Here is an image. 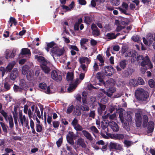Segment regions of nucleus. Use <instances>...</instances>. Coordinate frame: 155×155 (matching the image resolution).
Segmentation results:
<instances>
[{"label":"nucleus","mask_w":155,"mask_h":155,"mask_svg":"<svg viewBox=\"0 0 155 155\" xmlns=\"http://www.w3.org/2000/svg\"><path fill=\"white\" fill-rule=\"evenodd\" d=\"M137 61L139 63L141 61L140 65L141 66V71L143 72H144L147 69L146 65H147L150 68H152V65L147 56L144 58L142 55H139L137 57Z\"/></svg>","instance_id":"1"},{"label":"nucleus","mask_w":155,"mask_h":155,"mask_svg":"<svg viewBox=\"0 0 155 155\" xmlns=\"http://www.w3.org/2000/svg\"><path fill=\"white\" fill-rule=\"evenodd\" d=\"M137 127H139L141 125L143 121V125H146L148 121V117L145 115H143L141 110H138L135 113L134 118Z\"/></svg>","instance_id":"2"},{"label":"nucleus","mask_w":155,"mask_h":155,"mask_svg":"<svg viewBox=\"0 0 155 155\" xmlns=\"http://www.w3.org/2000/svg\"><path fill=\"white\" fill-rule=\"evenodd\" d=\"M135 96L138 100L144 101H147L148 97L147 92L142 88H138L136 91Z\"/></svg>","instance_id":"3"},{"label":"nucleus","mask_w":155,"mask_h":155,"mask_svg":"<svg viewBox=\"0 0 155 155\" xmlns=\"http://www.w3.org/2000/svg\"><path fill=\"white\" fill-rule=\"evenodd\" d=\"M143 41L146 45L150 46L152 44H153V42L155 41V33L153 35L151 34H148L146 35V38H143Z\"/></svg>","instance_id":"4"},{"label":"nucleus","mask_w":155,"mask_h":155,"mask_svg":"<svg viewBox=\"0 0 155 155\" xmlns=\"http://www.w3.org/2000/svg\"><path fill=\"white\" fill-rule=\"evenodd\" d=\"M51 54L54 59L55 56H59L62 55L64 53V49L62 48H60L58 46H55L51 49Z\"/></svg>","instance_id":"5"},{"label":"nucleus","mask_w":155,"mask_h":155,"mask_svg":"<svg viewBox=\"0 0 155 155\" xmlns=\"http://www.w3.org/2000/svg\"><path fill=\"white\" fill-rule=\"evenodd\" d=\"M19 124L23 127L24 126L27 127L28 130L30 129L28 125V120L27 117L22 114H20L19 117Z\"/></svg>","instance_id":"6"},{"label":"nucleus","mask_w":155,"mask_h":155,"mask_svg":"<svg viewBox=\"0 0 155 155\" xmlns=\"http://www.w3.org/2000/svg\"><path fill=\"white\" fill-rule=\"evenodd\" d=\"M76 135L73 132L69 131L66 136L68 142L71 145L74 143V140L76 138Z\"/></svg>","instance_id":"7"},{"label":"nucleus","mask_w":155,"mask_h":155,"mask_svg":"<svg viewBox=\"0 0 155 155\" xmlns=\"http://www.w3.org/2000/svg\"><path fill=\"white\" fill-rule=\"evenodd\" d=\"M76 143L78 145L85 149L86 153L89 152V150L87 147V144L83 138L81 137L79 138L76 142Z\"/></svg>","instance_id":"8"},{"label":"nucleus","mask_w":155,"mask_h":155,"mask_svg":"<svg viewBox=\"0 0 155 155\" xmlns=\"http://www.w3.org/2000/svg\"><path fill=\"white\" fill-rule=\"evenodd\" d=\"M119 116L120 120H121L122 123L124 124L125 125L124 119L128 121H130L132 120V118L131 115L130 114H127L124 118V115L123 114V113L122 111L120 112H119Z\"/></svg>","instance_id":"9"},{"label":"nucleus","mask_w":155,"mask_h":155,"mask_svg":"<svg viewBox=\"0 0 155 155\" xmlns=\"http://www.w3.org/2000/svg\"><path fill=\"white\" fill-rule=\"evenodd\" d=\"M51 76L53 80L57 82L61 81L62 79L61 76L55 70L52 71L51 73Z\"/></svg>","instance_id":"10"},{"label":"nucleus","mask_w":155,"mask_h":155,"mask_svg":"<svg viewBox=\"0 0 155 155\" xmlns=\"http://www.w3.org/2000/svg\"><path fill=\"white\" fill-rule=\"evenodd\" d=\"M104 73L105 75L107 76H110L114 72V69L111 66L106 67L104 68Z\"/></svg>","instance_id":"11"},{"label":"nucleus","mask_w":155,"mask_h":155,"mask_svg":"<svg viewBox=\"0 0 155 155\" xmlns=\"http://www.w3.org/2000/svg\"><path fill=\"white\" fill-rule=\"evenodd\" d=\"M18 69L17 68H14L11 72L9 77L12 80H15L17 78L18 74Z\"/></svg>","instance_id":"12"},{"label":"nucleus","mask_w":155,"mask_h":155,"mask_svg":"<svg viewBox=\"0 0 155 155\" xmlns=\"http://www.w3.org/2000/svg\"><path fill=\"white\" fill-rule=\"evenodd\" d=\"M110 148L111 150H121L122 147L121 145L118 143L111 142L110 144Z\"/></svg>","instance_id":"13"},{"label":"nucleus","mask_w":155,"mask_h":155,"mask_svg":"<svg viewBox=\"0 0 155 155\" xmlns=\"http://www.w3.org/2000/svg\"><path fill=\"white\" fill-rule=\"evenodd\" d=\"M39 87L44 90V92L47 94L50 93V91L49 87H47L45 83H40L39 85Z\"/></svg>","instance_id":"14"},{"label":"nucleus","mask_w":155,"mask_h":155,"mask_svg":"<svg viewBox=\"0 0 155 155\" xmlns=\"http://www.w3.org/2000/svg\"><path fill=\"white\" fill-rule=\"evenodd\" d=\"M115 83V81L113 79L110 78L108 80L106 81L105 82L102 83V84L106 87H109L110 86H112L114 85Z\"/></svg>","instance_id":"15"},{"label":"nucleus","mask_w":155,"mask_h":155,"mask_svg":"<svg viewBox=\"0 0 155 155\" xmlns=\"http://www.w3.org/2000/svg\"><path fill=\"white\" fill-rule=\"evenodd\" d=\"M108 124L113 131L116 132L119 130L118 127L115 122L111 121L108 123Z\"/></svg>","instance_id":"16"},{"label":"nucleus","mask_w":155,"mask_h":155,"mask_svg":"<svg viewBox=\"0 0 155 155\" xmlns=\"http://www.w3.org/2000/svg\"><path fill=\"white\" fill-rule=\"evenodd\" d=\"M19 86L22 90H26L28 88L25 81L23 79H21L19 81Z\"/></svg>","instance_id":"17"},{"label":"nucleus","mask_w":155,"mask_h":155,"mask_svg":"<svg viewBox=\"0 0 155 155\" xmlns=\"http://www.w3.org/2000/svg\"><path fill=\"white\" fill-rule=\"evenodd\" d=\"M35 58L37 59V61L41 63V65L44 64H47V62L44 58L41 56H38V55H35Z\"/></svg>","instance_id":"18"},{"label":"nucleus","mask_w":155,"mask_h":155,"mask_svg":"<svg viewBox=\"0 0 155 155\" xmlns=\"http://www.w3.org/2000/svg\"><path fill=\"white\" fill-rule=\"evenodd\" d=\"M91 28L93 31V34L94 35L98 36L100 35V31L95 24H92Z\"/></svg>","instance_id":"19"},{"label":"nucleus","mask_w":155,"mask_h":155,"mask_svg":"<svg viewBox=\"0 0 155 155\" xmlns=\"http://www.w3.org/2000/svg\"><path fill=\"white\" fill-rule=\"evenodd\" d=\"M101 90L104 94H106L109 97H110L112 96L113 93L116 91L115 89L114 88H110L109 89L107 92L105 91L103 89H101Z\"/></svg>","instance_id":"20"},{"label":"nucleus","mask_w":155,"mask_h":155,"mask_svg":"<svg viewBox=\"0 0 155 155\" xmlns=\"http://www.w3.org/2000/svg\"><path fill=\"white\" fill-rule=\"evenodd\" d=\"M15 64V61H12L10 62L6 67L7 72H11Z\"/></svg>","instance_id":"21"},{"label":"nucleus","mask_w":155,"mask_h":155,"mask_svg":"<svg viewBox=\"0 0 155 155\" xmlns=\"http://www.w3.org/2000/svg\"><path fill=\"white\" fill-rule=\"evenodd\" d=\"M122 6L123 8L119 7L118 8V9L121 12L126 14L127 10L128 8V4L125 2H123L122 4Z\"/></svg>","instance_id":"22"},{"label":"nucleus","mask_w":155,"mask_h":155,"mask_svg":"<svg viewBox=\"0 0 155 155\" xmlns=\"http://www.w3.org/2000/svg\"><path fill=\"white\" fill-rule=\"evenodd\" d=\"M15 56V54L13 52H11L9 50H7L5 52V57L8 59L9 58H13Z\"/></svg>","instance_id":"23"},{"label":"nucleus","mask_w":155,"mask_h":155,"mask_svg":"<svg viewBox=\"0 0 155 155\" xmlns=\"http://www.w3.org/2000/svg\"><path fill=\"white\" fill-rule=\"evenodd\" d=\"M31 52L29 49L27 48H23L21 49L20 55L29 56Z\"/></svg>","instance_id":"24"},{"label":"nucleus","mask_w":155,"mask_h":155,"mask_svg":"<svg viewBox=\"0 0 155 155\" xmlns=\"http://www.w3.org/2000/svg\"><path fill=\"white\" fill-rule=\"evenodd\" d=\"M79 61L81 64H84L86 63V64L88 65L90 62V60L87 57H82L79 59Z\"/></svg>","instance_id":"25"},{"label":"nucleus","mask_w":155,"mask_h":155,"mask_svg":"<svg viewBox=\"0 0 155 155\" xmlns=\"http://www.w3.org/2000/svg\"><path fill=\"white\" fill-rule=\"evenodd\" d=\"M82 133L84 136L88 140H93V138L91 134L87 131L85 130H82Z\"/></svg>","instance_id":"26"},{"label":"nucleus","mask_w":155,"mask_h":155,"mask_svg":"<svg viewBox=\"0 0 155 155\" xmlns=\"http://www.w3.org/2000/svg\"><path fill=\"white\" fill-rule=\"evenodd\" d=\"M154 123L153 121H150L148 125V133H151L153 132L154 129Z\"/></svg>","instance_id":"27"},{"label":"nucleus","mask_w":155,"mask_h":155,"mask_svg":"<svg viewBox=\"0 0 155 155\" xmlns=\"http://www.w3.org/2000/svg\"><path fill=\"white\" fill-rule=\"evenodd\" d=\"M136 52L134 50H129L126 52L125 56L129 57H134L136 55Z\"/></svg>","instance_id":"28"},{"label":"nucleus","mask_w":155,"mask_h":155,"mask_svg":"<svg viewBox=\"0 0 155 155\" xmlns=\"http://www.w3.org/2000/svg\"><path fill=\"white\" fill-rule=\"evenodd\" d=\"M78 84L76 82V81L73 84H70L68 89V92H71L73 91L75 89Z\"/></svg>","instance_id":"29"},{"label":"nucleus","mask_w":155,"mask_h":155,"mask_svg":"<svg viewBox=\"0 0 155 155\" xmlns=\"http://www.w3.org/2000/svg\"><path fill=\"white\" fill-rule=\"evenodd\" d=\"M47 64H44L41 66L43 71L45 73L48 74L50 71L51 69L49 67L46 65Z\"/></svg>","instance_id":"30"},{"label":"nucleus","mask_w":155,"mask_h":155,"mask_svg":"<svg viewBox=\"0 0 155 155\" xmlns=\"http://www.w3.org/2000/svg\"><path fill=\"white\" fill-rule=\"evenodd\" d=\"M33 71L31 70H29L28 71L26 75L27 79L29 81L32 80L33 79Z\"/></svg>","instance_id":"31"},{"label":"nucleus","mask_w":155,"mask_h":155,"mask_svg":"<svg viewBox=\"0 0 155 155\" xmlns=\"http://www.w3.org/2000/svg\"><path fill=\"white\" fill-rule=\"evenodd\" d=\"M88 41V40L86 38H83L80 41V45L81 47L85 50L87 49V48L85 46L86 42Z\"/></svg>","instance_id":"32"},{"label":"nucleus","mask_w":155,"mask_h":155,"mask_svg":"<svg viewBox=\"0 0 155 155\" xmlns=\"http://www.w3.org/2000/svg\"><path fill=\"white\" fill-rule=\"evenodd\" d=\"M29 67L27 65H25L23 66L21 69L22 74L24 75H25L27 74L29 70Z\"/></svg>","instance_id":"33"},{"label":"nucleus","mask_w":155,"mask_h":155,"mask_svg":"<svg viewBox=\"0 0 155 155\" xmlns=\"http://www.w3.org/2000/svg\"><path fill=\"white\" fill-rule=\"evenodd\" d=\"M108 117L110 119L114 120L116 119V115L115 114H114L111 115H110L109 114H107L106 115L103 116L102 118L103 119H104Z\"/></svg>","instance_id":"34"},{"label":"nucleus","mask_w":155,"mask_h":155,"mask_svg":"<svg viewBox=\"0 0 155 155\" xmlns=\"http://www.w3.org/2000/svg\"><path fill=\"white\" fill-rule=\"evenodd\" d=\"M98 104L99 107L98 108V111L99 113L101 114L102 111H104L105 110L106 108V106L105 105L102 104L100 103H98Z\"/></svg>","instance_id":"35"},{"label":"nucleus","mask_w":155,"mask_h":155,"mask_svg":"<svg viewBox=\"0 0 155 155\" xmlns=\"http://www.w3.org/2000/svg\"><path fill=\"white\" fill-rule=\"evenodd\" d=\"M127 62L126 60H122L119 63V65L120 67L122 69H124L127 65Z\"/></svg>","instance_id":"36"},{"label":"nucleus","mask_w":155,"mask_h":155,"mask_svg":"<svg viewBox=\"0 0 155 155\" xmlns=\"http://www.w3.org/2000/svg\"><path fill=\"white\" fill-rule=\"evenodd\" d=\"M81 64V66L79 69V70L81 71L82 70L84 73H85L87 70V65L83 64Z\"/></svg>","instance_id":"37"},{"label":"nucleus","mask_w":155,"mask_h":155,"mask_svg":"<svg viewBox=\"0 0 155 155\" xmlns=\"http://www.w3.org/2000/svg\"><path fill=\"white\" fill-rule=\"evenodd\" d=\"M47 47L46 48V50L48 52L49 51V48H51L54 47L55 46H57L55 43L54 42H51L50 43H48L47 44Z\"/></svg>","instance_id":"38"},{"label":"nucleus","mask_w":155,"mask_h":155,"mask_svg":"<svg viewBox=\"0 0 155 155\" xmlns=\"http://www.w3.org/2000/svg\"><path fill=\"white\" fill-rule=\"evenodd\" d=\"M7 120H8L9 126L10 128H12L14 126V123L12 117V115H9L8 116Z\"/></svg>","instance_id":"39"},{"label":"nucleus","mask_w":155,"mask_h":155,"mask_svg":"<svg viewBox=\"0 0 155 155\" xmlns=\"http://www.w3.org/2000/svg\"><path fill=\"white\" fill-rule=\"evenodd\" d=\"M66 78L68 81H71L73 79V73L72 72H68L67 73Z\"/></svg>","instance_id":"40"},{"label":"nucleus","mask_w":155,"mask_h":155,"mask_svg":"<svg viewBox=\"0 0 155 155\" xmlns=\"http://www.w3.org/2000/svg\"><path fill=\"white\" fill-rule=\"evenodd\" d=\"M119 35V33H118L117 35H115L113 33H108L107 34L106 36L108 38L110 39H112L116 38L117 36Z\"/></svg>","instance_id":"41"},{"label":"nucleus","mask_w":155,"mask_h":155,"mask_svg":"<svg viewBox=\"0 0 155 155\" xmlns=\"http://www.w3.org/2000/svg\"><path fill=\"white\" fill-rule=\"evenodd\" d=\"M84 73H81L79 75V79H77L75 81L78 84H79L81 81L84 79Z\"/></svg>","instance_id":"42"},{"label":"nucleus","mask_w":155,"mask_h":155,"mask_svg":"<svg viewBox=\"0 0 155 155\" xmlns=\"http://www.w3.org/2000/svg\"><path fill=\"white\" fill-rule=\"evenodd\" d=\"M82 22V20L81 18L79 19L78 21L76 22L74 25V29L75 30H79V25Z\"/></svg>","instance_id":"43"},{"label":"nucleus","mask_w":155,"mask_h":155,"mask_svg":"<svg viewBox=\"0 0 155 155\" xmlns=\"http://www.w3.org/2000/svg\"><path fill=\"white\" fill-rule=\"evenodd\" d=\"M14 90L15 92H21L23 90L20 87V86H18L16 85H14Z\"/></svg>","instance_id":"44"},{"label":"nucleus","mask_w":155,"mask_h":155,"mask_svg":"<svg viewBox=\"0 0 155 155\" xmlns=\"http://www.w3.org/2000/svg\"><path fill=\"white\" fill-rule=\"evenodd\" d=\"M36 129L37 131L38 132H41L42 129V126L39 124H36Z\"/></svg>","instance_id":"45"},{"label":"nucleus","mask_w":155,"mask_h":155,"mask_svg":"<svg viewBox=\"0 0 155 155\" xmlns=\"http://www.w3.org/2000/svg\"><path fill=\"white\" fill-rule=\"evenodd\" d=\"M96 101V98L94 97H91L90 98V101L87 103L89 104H91L93 106L94 105V103Z\"/></svg>","instance_id":"46"},{"label":"nucleus","mask_w":155,"mask_h":155,"mask_svg":"<svg viewBox=\"0 0 155 155\" xmlns=\"http://www.w3.org/2000/svg\"><path fill=\"white\" fill-rule=\"evenodd\" d=\"M96 78L99 80V81L100 82V85H101L102 83L103 82V81L101 79V73L98 72L97 73L96 75Z\"/></svg>","instance_id":"47"},{"label":"nucleus","mask_w":155,"mask_h":155,"mask_svg":"<svg viewBox=\"0 0 155 155\" xmlns=\"http://www.w3.org/2000/svg\"><path fill=\"white\" fill-rule=\"evenodd\" d=\"M74 128L77 131H82L83 129L82 127L79 124L74 127Z\"/></svg>","instance_id":"48"},{"label":"nucleus","mask_w":155,"mask_h":155,"mask_svg":"<svg viewBox=\"0 0 155 155\" xmlns=\"http://www.w3.org/2000/svg\"><path fill=\"white\" fill-rule=\"evenodd\" d=\"M93 133L97 134L98 132V131L96 127L94 126H92L89 128Z\"/></svg>","instance_id":"49"},{"label":"nucleus","mask_w":155,"mask_h":155,"mask_svg":"<svg viewBox=\"0 0 155 155\" xmlns=\"http://www.w3.org/2000/svg\"><path fill=\"white\" fill-rule=\"evenodd\" d=\"M111 2L113 5L115 6H118L120 3L119 0H111Z\"/></svg>","instance_id":"50"},{"label":"nucleus","mask_w":155,"mask_h":155,"mask_svg":"<svg viewBox=\"0 0 155 155\" xmlns=\"http://www.w3.org/2000/svg\"><path fill=\"white\" fill-rule=\"evenodd\" d=\"M148 83L150 87H155V82L153 79H151L149 80Z\"/></svg>","instance_id":"51"},{"label":"nucleus","mask_w":155,"mask_h":155,"mask_svg":"<svg viewBox=\"0 0 155 155\" xmlns=\"http://www.w3.org/2000/svg\"><path fill=\"white\" fill-rule=\"evenodd\" d=\"M114 137L115 139L118 140L122 139L124 138V135L120 134H117L115 135Z\"/></svg>","instance_id":"52"},{"label":"nucleus","mask_w":155,"mask_h":155,"mask_svg":"<svg viewBox=\"0 0 155 155\" xmlns=\"http://www.w3.org/2000/svg\"><path fill=\"white\" fill-rule=\"evenodd\" d=\"M97 58L100 61L101 63L100 65L101 66H102L104 62V61L102 56L100 55H99L97 56Z\"/></svg>","instance_id":"53"},{"label":"nucleus","mask_w":155,"mask_h":155,"mask_svg":"<svg viewBox=\"0 0 155 155\" xmlns=\"http://www.w3.org/2000/svg\"><path fill=\"white\" fill-rule=\"evenodd\" d=\"M0 113L4 117L5 119L6 120H7L8 117L9 115H8L7 114L6 112H5L4 110H2L1 111Z\"/></svg>","instance_id":"54"},{"label":"nucleus","mask_w":155,"mask_h":155,"mask_svg":"<svg viewBox=\"0 0 155 155\" xmlns=\"http://www.w3.org/2000/svg\"><path fill=\"white\" fill-rule=\"evenodd\" d=\"M0 124L2 128L3 131L5 132H6L7 131V129L5 124L3 122H0Z\"/></svg>","instance_id":"55"},{"label":"nucleus","mask_w":155,"mask_h":155,"mask_svg":"<svg viewBox=\"0 0 155 155\" xmlns=\"http://www.w3.org/2000/svg\"><path fill=\"white\" fill-rule=\"evenodd\" d=\"M59 123L58 121H54L53 122V125L54 128L58 129L59 126Z\"/></svg>","instance_id":"56"},{"label":"nucleus","mask_w":155,"mask_h":155,"mask_svg":"<svg viewBox=\"0 0 155 155\" xmlns=\"http://www.w3.org/2000/svg\"><path fill=\"white\" fill-rule=\"evenodd\" d=\"M132 39L134 41L138 42L140 40V38L138 35H134L132 37Z\"/></svg>","instance_id":"57"},{"label":"nucleus","mask_w":155,"mask_h":155,"mask_svg":"<svg viewBox=\"0 0 155 155\" xmlns=\"http://www.w3.org/2000/svg\"><path fill=\"white\" fill-rule=\"evenodd\" d=\"M81 110H83L88 111L89 109L88 107L86 105L83 104L81 105Z\"/></svg>","instance_id":"58"},{"label":"nucleus","mask_w":155,"mask_h":155,"mask_svg":"<svg viewBox=\"0 0 155 155\" xmlns=\"http://www.w3.org/2000/svg\"><path fill=\"white\" fill-rule=\"evenodd\" d=\"M71 124L74 127L78 124V120L76 118H74L72 121Z\"/></svg>","instance_id":"59"},{"label":"nucleus","mask_w":155,"mask_h":155,"mask_svg":"<svg viewBox=\"0 0 155 155\" xmlns=\"http://www.w3.org/2000/svg\"><path fill=\"white\" fill-rule=\"evenodd\" d=\"M124 143L127 147H128L131 146L132 144V143L131 141L127 140H125Z\"/></svg>","instance_id":"60"},{"label":"nucleus","mask_w":155,"mask_h":155,"mask_svg":"<svg viewBox=\"0 0 155 155\" xmlns=\"http://www.w3.org/2000/svg\"><path fill=\"white\" fill-rule=\"evenodd\" d=\"M73 108L74 107L73 105H71L69 106L67 109V113L68 114L71 113L72 111Z\"/></svg>","instance_id":"61"},{"label":"nucleus","mask_w":155,"mask_h":155,"mask_svg":"<svg viewBox=\"0 0 155 155\" xmlns=\"http://www.w3.org/2000/svg\"><path fill=\"white\" fill-rule=\"evenodd\" d=\"M75 109H76L77 110V111H76V115L78 116L80 115L81 114V113L79 107L76 106L75 107L74 110V112H75Z\"/></svg>","instance_id":"62"},{"label":"nucleus","mask_w":155,"mask_h":155,"mask_svg":"<svg viewBox=\"0 0 155 155\" xmlns=\"http://www.w3.org/2000/svg\"><path fill=\"white\" fill-rule=\"evenodd\" d=\"M62 142V138H60L57 141L56 143L58 147H59Z\"/></svg>","instance_id":"63"},{"label":"nucleus","mask_w":155,"mask_h":155,"mask_svg":"<svg viewBox=\"0 0 155 155\" xmlns=\"http://www.w3.org/2000/svg\"><path fill=\"white\" fill-rule=\"evenodd\" d=\"M138 83L140 85H143L144 83V82L142 78H138Z\"/></svg>","instance_id":"64"}]
</instances>
